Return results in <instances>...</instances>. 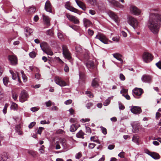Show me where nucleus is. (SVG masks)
<instances>
[{
    "label": "nucleus",
    "mask_w": 161,
    "mask_h": 161,
    "mask_svg": "<svg viewBox=\"0 0 161 161\" xmlns=\"http://www.w3.org/2000/svg\"><path fill=\"white\" fill-rule=\"evenodd\" d=\"M158 9L152 10L149 15L147 26L149 30L154 34H157L161 25V14L156 13Z\"/></svg>",
    "instance_id": "1"
},
{
    "label": "nucleus",
    "mask_w": 161,
    "mask_h": 161,
    "mask_svg": "<svg viewBox=\"0 0 161 161\" xmlns=\"http://www.w3.org/2000/svg\"><path fill=\"white\" fill-rule=\"evenodd\" d=\"M40 46L42 50L47 55L52 56L53 54L51 49L46 42H42L40 44Z\"/></svg>",
    "instance_id": "2"
},
{
    "label": "nucleus",
    "mask_w": 161,
    "mask_h": 161,
    "mask_svg": "<svg viewBox=\"0 0 161 161\" xmlns=\"http://www.w3.org/2000/svg\"><path fill=\"white\" fill-rule=\"evenodd\" d=\"M127 22L134 29H136L137 28L139 24L138 20L131 16H129L127 17Z\"/></svg>",
    "instance_id": "3"
},
{
    "label": "nucleus",
    "mask_w": 161,
    "mask_h": 161,
    "mask_svg": "<svg viewBox=\"0 0 161 161\" xmlns=\"http://www.w3.org/2000/svg\"><path fill=\"white\" fill-rule=\"evenodd\" d=\"M61 144L64 148L67 147V144L66 140L63 139H59L55 143V148L56 149H59L61 148L60 144Z\"/></svg>",
    "instance_id": "4"
},
{
    "label": "nucleus",
    "mask_w": 161,
    "mask_h": 161,
    "mask_svg": "<svg viewBox=\"0 0 161 161\" xmlns=\"http://www.w3.org/2000/svg\"><path fill=\"white\" fill-rule=\"evenodd\" d=\"M133 95L136 98H139L143 93V90L141 88H135L132 90Z\"/></svg>",
    "instance_id": "5"
},
{
    "label": "nucleus",
    "mask_w": 161,
    "mask_h": 161,
    "mask_svg": "<svg viewBox=\"0 0 161 161\" xmlns=\"http://www.w3.org/2000/svg\"><path fill=\"white\" fill-rule=\"evenodd\" d=\"M9 63L12 65H16L17 64L18 60L15 55H9L8 57Z\"/></svg>",
    "instance_id": "6"
},
{
    "label": "nucleus",
    "mask_w": 161,
    "mask_h": 161,
    "mask_svg": "<svg viewBox=\"0 0 161 161\" xmlns=\"http://www.w3.org/2000/svg\"><path fill=\"white\" fill-rule=\"evenodd\" d=\"M95 39H99L102 42L105 44L108 43V39L106 36L101 33H98L95 37Z\"/></svg>",
    "instance_id": "7"
},
{
    "label": "nucleus",
    "mask_w": 161,
    "mask_h": 161,
    "mask_svg": "<svg viewBox=\"0 0 161 161\" xmlns=\"http://www.w3.org/2000/svg\"><path fill=\"white\" fill-rule=\"evenodd\" d=\"M63 54L64 57L69 60L71 58L70 53L69 52L67 47L65 45L62 46Z\"/></svg>",
    "instance_id": "8"
},
{
    "label": "nucleus",
    "mask_w": 161,
    "mask_h": 161,
    "mask_svg": "<svg viewBox=\"0 0 161 161\" xmlns=\"http://www.w3.org/2000/svg\"><path fill=\"white\" fill-rule=\"evenodd\" d=\"M28 97L29 96L26 92L25 90H23L19 97V101L23 103L27 100Z\"/></svg>",
    "instance_id": "9"
},
{
    "label": "nucleus",
    "mask_w": 161,
    "mask_h": 161,
    "mask_svg": "<svg viewBox=\"0 0 161 161\" xmlns=\"http://www.w3.org/2000/svg\"><path fill=\"white\" fill-rule=\"evenodd\" d=\"M142 58L145 62L147 63L152 60L153 56L150 53L145 52L143 54Z\"/></svg>",
    "instance_id": "10"
},
{
    "label": "nucleus",
    "mask_w": 161,
    "mask_h": 161,
    "mask_svg": "<svg viewBox=\"0 0 161 161\" xmlns=\"http://www.w3.org/2000/svg\"><path fill=\"white\" fill-rule=\"evenodd\" d=\"M55 82L61 86H64L67 85L66 83L62 79L58 76H56L55 78Z\"/></svg>",
    "instance_id": "11"
},
{
    "label": "nucleus",
    "mask_w": 161,
    "mask_h": 161,
    "mask_svg": "<svg viewBox=\"0 0 161 161\" xmlns=\"http://www.w3.org/2000/svg\"><path fill=\"white\" fill-rule=\"evenodd\" d=\"M65 7L66 9L70 11L80 14L79 11L77 9L71 6L70 3L69 2H66L65 5Z\"/></svg>",
    "instance_id": "12"
},
{
    "label": "nucleus",
    "mask_w": 161,
    "mask_h": 161,
    "mask_svg": "<svg viewBox=\"0 0 161 161\" xmlns=\"http://www.w3.org/2000/svg\"><path fill=\"white\" fill-rule=\"evenodd\" d=\"M130 12L133 14L137 15L140 14L141 11L137 7L134 5H131L130 8Z\"/></svg>",
    "instance_id": "13"
},
{
    "label": "nucleus",
    "mask_w": 161,
    "mask_h": 161,
    "mask_svg": "<svg viewBox=\"0 0 161 161\" xmlns=\"http://www.w3.org/2000/svg\"><path fill=\"white\" fill-rule=\"evenodd\" d=\"M66 16L70 21L73 22V23L75 24H78L79 23V20L76 17L68 14H66Z\"/></svg>",
    "instance_id": "14"
},
{
    "label": "nucleus",
    "mask_w": 161,
    "mask_h": 161,
    "mask_svg": "<svg viewBox=\"0 0 161 161\" xmlns=\"http://www.w3.org/2000/svg\"><path fill=\"white\" fill-rule=\"evenodd\" d=\"M131 112L135 114H139L142 112V109L139 107L132 106L130 107Z\"/></svg>",
    "instance_id": "15"
},
{
    "label": "nucleus",
    "mask_w": 161,
    "mask_h": 161,
    "mask_svg": "<svg viewBox=\"0 0 161 161\" xmlns=\"http://www.w3.org/2000/svg\"><path fill=\"white\" fill-rule=\"evenodd\" d=\"M108 13L110 17L113 19L116 23H119V18L114 12L110 11L108 12Z\"/></svg>",
    "instance_id": "16"
},
{
    "label": "nucleus",
    "mask_w": 161,
    "mask_h": 161,
    "mask_svg": "<svg viewBox=\"0 0 161 161\" xmlns=\"http://www.w3.org/2000/svg\"><path fill=\"white\" fill-rule=\"evenodd\" d=\"M142 80L144 82L147 83H151L152 81V77L149 75H144L141 78Z\"/></svg>",
    "instance_id": "17"
},
{
    "label": "nucleus",
    "mask_w": 161,
    "mask_h": 161,
    "mask_svg": "<svg viewBox=\"0 0 161 161\" xmlns=\"http://www.w3.org/2000/svg\"><path fill=\"white\" fill-rule=\"evenodd\" d=\"M52 6L49 1H47L45 5V9L47 12H52Z\"/></svg>",
    "instance_id": "18"
},
{
    "label": "nucleus",
    "mask_w": 161,
    "mask_h": 161,
    "mask_svg": "<svg viewBox=\"0 0 161 161\" xmlns=\"http://www.w3.org/2000/svg\"><path fill=\"white\" fill-rule=\"evenodd\" d=\"M86 65L90 70H91L94 68V63L92 60H88L86 63Z\"/></svg>",
    "instance_id": "19"
},
{
    "label": "nucleus",
    "mask_w": 161,
    "mask_h": 161,
    "mask_svg": "<svg viewBox=\"0 0 161 161\" xmlns=\"http://www.w3.org/2000/svg\"><path fill=\"white\" fill-rule=\"evenodd\" d=\"M83 22L84 26L86 28L92 26V23L89 19L86 18H84L83 19Z\"/></svg>",
    "instance_id": "20"
},
{
    "label": "nucleus",
    "mask_w": 161,
    "mask_h": 161,
    "mask_svg": "<svg viewBox=\"0 0 161 161\" xmlns=\"http://www.w3.org/2000/svg\"><path fill=\"white\" fill-rule=\"evenodd\" d=\"M42 17L43 19L44 22L45 24L47 26L50 25V19L49 17L45 15L44 14L42 15Z\"/></svg>",
    "instance_id": "21"
},
{
    "label": "nucleus",
    "mask_w": 161,
    "mask_h": 161,
    "mask_svg": "<svg viewBox=\"0 0 161 161\" xmlns=\"http://www.w3.org/2000/svg\"><path fill=\"white\" fill-rule=\"evenodd\" d=\"M99 80L97 78H95L92 80V86L94 87H97L99 86L98 82Z\"/></svg>",
    "instance_id": "22"
},
{
    "label": "nucleus",
    "mask_w": 161,
    "mask_h": 161,
    "mask_svg": "<svg viewBox=\"0 0 161 161\" xmlns=\"http://www.w3.org/2000/svg\"><path fill=\"white\" fill-rule=\"evenodd\" d=\"M77 5L82 9L84 10L86 7L84 3L78 0H75Z\"/></svg>",
    "instance_id": "23"
},
{
    "label": "nucleus",
    "mask_w": 161,
    "mask_h": 161,
    "mask_svg": "<svg viewBox=\"0 0 161 161\" xmlns=\"http://www.w3.org/2000/svg\"><path fill=\"white\" fill-rule=\"evenodd\" d=\"M10 72L11 74L12 75V78L13 80H15L16 79L17 76L18 77V81L19 82H21V81L20 80V79L18 75V74L17 73L16 74L14 73L12 70H10Z\"/></svg>",
    "instance_id": "24"
},
{
    "label": "nucleus",
    "mask_w": 161,
    "mask_h": 161,
    "mask_svg": "<svg viewBox=\"0 0 161 161\" xmlns=\"http://www.w3.org/2000/svg\"><path fill=\"white\" fill-rule=\"evenodd\" d=\"M18 105L14 102H11L10 109L14 110H17L18 108Z\"/></svg>",
    "instance_id": "25"
},
{
    "label": "nucleus",
    "mask_w": 161,
    "mask_h": 161,
    "mask_svg": "<svg viewBox=\"0 0 161 161\" xmlns=\"http://www.w3.org/2000/svg\"><path fill=\"white\" fill-rule=\"evenodd\" d=\"M150 156L154 159H158L159 158V155L157 153L155 152H152Z\"/></svg>",
    "instance_id": "26"
},
{
    "label": "nucleus",
    "mask_w": 161,
    "mask_h": 161,
    "mask_svg": "<svg viewBox=\"0 0 161 161\" xmlns=\"http://www.w3.org/2000/svg\"><path fill=\"white\" fill-rule=\"evenodd\" d=\"M139 137L137 136H134L132 138V141L137 144L139 143Z\"/></svg>",
    "instance_id": "27"
},
{
    "label": "nucleus",
    "mask_w": 161,
    "mask_h": 161,
    "mask_svg": "<svg viewBox=\"0 0 161 161\" xmlns=\"http://www.w3.org/2000/svg\"><path fill=\"white\" fill-rule=\"evenodd\" d=\"M113 98V97H110L108 98V99H106L105 101L103 103V105L104 106H108L110 102V100L111 99H112Z\"/></svg>",
    "instance_id": "28"
},
{
    "label": "nucleus",
    "mask_w": 161,
    "mask_h": 161,
    "mask_svg": "<svg viewBox=\"0 0 161 161\" xmlns=\"http://www.w3.org/2000/svg\"><path fill=\"white\" fill-rule=\"evenodd\" d=\"M84 133L81 130H80L77 133L76 136L77 137L83 138V136Z\"/></svg>",
    "instance_id": "29"
},
{
    "label": "nucleus",
    "mask_w": 161,
    "mask_h": 161,
    "mask_svg": "<svg viewBox=\"0 0 161 161\" xmlns=\"http://www.w3.org/2000/svg\"><path fill=\"white\" fill-rule=\"evenodd\" d=\"M113 56L114 58L117 59L118 60L122 61V59L121 58V55L119 53H115L113 54Z\"/></svg>",
    "instance_id": "30"
},
{
    "label": "nucleus",
    "mask_w": 161,
    "mask_h": 161,
    "mask_svg": "<svg viewBox=\"0 0 161 161\" xmlns=\"http://www.w3.org/2000/svg\"><path fill=\"white\" fill-rule=\"evenodd\" d=\"M26 33L25 34L26 36L30 35L33 32V31L29 27H27L25 28Z\"/></svg>",
    "instance_id": "31"
},
{
    "label": "nucleus",
    "mask_w": 161,
    "mask_h": 161,
    "mask_svg": "<svg viewBox=\"0 0 161 161\" xmlns=\"http://www.w3.org/2000/svg\"><path fill=\"white\" fill-rule=\"evenodd\" d=\"M8 158H9L7 154H4L1 156V161H5Z\"/></svg>",
    "instance_id": "32"
},
{
    "label": "nucleus",
    "mask_w": 161,
    "mask_h": 161,
    "mask_svg": "<svg viewBox=\"0 0 161 161\" xmlns=\"http://www.w3.org/2000/svg\"><path fill=\"white\" fill-rule=\"evenodd\" d=\"M108 3L111 5L115 7L118 1L115 0H107Z\"/></svg>",
    "instance_id": "33"
},
{
    "label": "nucleus",
    "mask_w": 161,
    "mask_h": 161,
    "mask_svg": "<svg viewBox=\"0 0 161 161\" xmlns=\"http://www.w3.org/2000/svg\"><path fill=\"white\" fill-rule=\"evenodd\" d=\"M18 96V94L15 92H13L12 94V97L14 101L17 99Z\"/></svg>",
    "instance_id": "34"
},
{
    "label": "nucleus",
    "mask_w": 161,
    "mask_h": 161,
    "mask_svg": "<svg viewBox=\"0 0 161 161\" xmlns=\"http://www.w3.org/2000/svg\"><path fill=\"white\" fill-rule=\"evenodd\" d=\"M75 50L78 54H81L82 53V49L80 47L77 46L76 47Z\"/></svg>",
    "instance_id": "35"
},
{
    "label": "nucleus",
    "mask_w": 161,
    "mask_h": 161,
    "mask_svg": "<svg viewBox=\"0 0 161 161\" xmlns=\"http://www.w3.org/2000/svg\"><path fill=\"white\" fill-rule=\"evenodd\" d=\"M132 126L133 128H135L136 129L138 130L140 126V124L136 122H134L133 125Z\"/></svg>",
    "instance_id": "36"
},
{
    "label": "nucleus",
    "mask_w": 161,
    "mask_h": 161,
    "mask_svg": "<svg viewBox=\"0 0 161 161\" xmlns=\"http://www.w3.org/2000/svg\"><path fill=\"white\" fill-rule=\"evenodd\" d=\"M77 129V128L75 125L73 124L71 125L70 128V130L71 132H74Z\"/></svg>",
    "instance_id": "37"
},
{
    "label": "nucleus",
    "mask_w": 161,
    "mask_h": 161,
    "mask_svg": "<svg viewBox=\"0 0 161 161\" xmlns=\"http://www.w3.org/2000/svg\"><path fill=\"white\" fill-rule=\"evenodd\" d=\"M3 82L4 85L7 86L9 82L8 78L6 77H4L3 79Z\"/></svg>",
    "instance_id": "38"
},
{
    "label": "nucleus",
    "mask_w": 161,
    "mask_h": 161,
    "mask_svg": "<svg viewBox=\"0 0 161 161\" xmlns=\"http://www.w3.org/2000/svg\"><path fill=\"white\" fill-rule=\"evenodd\" d=\"M21 73L22 74V79L23 80L24 82H25L27 81L26 79V76L25 75V74L24 73V71L23 70L21 71Z\"/></svg>",
    "instance_id": "39"
},
{
    "label": "nucleus",
    "mask_w": 161,
    "mask_h": 161,
    "mask_svg": "<svg viewBox=\"0 0 161 161\" xmlns=\"http://www.w3.org/2000/svg\"><path fill=\"white\" fill-rule=\"evenodd\" d=\"M28 154L31 155L33 157H35L36 156V154L35 152L32 150H28L27 152Z\"/></svg>",
    "instance_id": "40"
},
{
    "label": "nucleus",
    "mask_w": 161,
    "mask_h": 161,
    "mask_svg": "<svg viewBox=\"0 0 161 161\" xmlns=\"http://www.w3.org/2000/svg\"><path fill=\"white\" fill-rule=\"evenodd\" d=\"M58 38L62 41L64 40V36L61 33L58 32Z\"/></svg>",
    "instance_id": "41"
},
{
    "label": "nucleus",
    "mask_w": 161,
    "mask_h": 161,
    "mask_svg": "<svg viewBox=\"0 0 161 161\" xmlns=\"http://www.w3.org/2000/svg\"><path fill=\"white\" fill-rule=\"evenodd\" d=\"M119 108L120 110H124L125 108V107L121 103L119 102Z\"/></svg>",
    "instance_id": "42"
},
{
    "label": "nucleus",
    "mask_w": 161,
    "mask_h": 161,
    "mask_svg": "<svg viewBox=\"0 0 161 161\" xmlns=\"http://www.w3.org/2000/svg\"><path fill=\"white\" fill-rule=\"evenodd\" d=\"M125 154L124 152L122 151L118 154V156L121 158H124L125 157Z\"/></svg>",
    "instance_id": "43"
},
{
    "label": "nucleus",
    "mask_w": 161,
    "mask_h": 161,
    "mask_svg": "<svg viewBox=\"0 0 161 161\" xmlns=\"http://www.w3.org/2000/svg\"><path fill=\"white\" fill-rule=\"evenodd\" d=\"M39 151L41 153H44V147L43 145L41 146L39 149Z\"/></svg>",
    "instance_id": "44"
},
{
    "label": "nucleus",
    "mask_w": 161,
    "mask_h": 161,
    "mask_svg": "<svg viewBox=\"0 0 161 161\" xmlns=\"http://www.w3.org/2000/svg\"><path fill=\"white\" fill-rule=\"evenodd\" d=\"M116 7L120 8L122 9L124 8V6L123 5L120 4L118 2H117L116 5L115 6Z\"/></svg>",
    "instance_id": "45"
},
{
    "label": "nucleus",
    "mask_w": 161,
    "mask_h": 161,
    "mask_svg": "<svg viewBox=\"0 0 161 161\" xmlns=\"http://www.w3.org/2000/svg\"><path fill=\"white\" fill-rule=\"evenodd\" d=\"M31 58H34L36 56V53L34 52H31L29 54Z\"/></svg>",
    "instance_id": "46"
},
{
    "label": "nucleus",
    "mask_w": 161,
    "mask_h": 161,
    "mask_svg": "<svg viewBox=\"0 0 161 161\" xmlns=\"http://www.w3.org/2000/svg\"><path fill=\"white\" fill-rule=\"evenodd\" d=\"M47 107H48L51 106L52 104V103L50 100H49L45 103Z\"/></svg>",
    "instance_id": "47"
},
{
    "label": "nucleus",
    "mask_w": 161,
    "mask_h": 161,
    "mask_svg": "<svg viewBox=\"0 0 161 161\" xmlns=\"http://www.w3.org/2000/svg\"><path fill=\"white\" fill-rule=\"evenodd\" d=\"M47 35L50 36H52L53 35V31L51 30H49L47 31Z\"/></svg>",
    "instance_id": "48"
},
{
    "label": "nucleus",
    "mask_w": 161,
    "mask_h": 161,
    "mask_svg": "<svg viewBox=\"0 0 161 161\" xmlns=\"http://www.w3.org/2000/svg\"><path fill=\"white\" fill-rule=\"evenodd\" d=\"M93 105V103H87L86 105V107L88 109H90Z\"/></svg>",
    "instance_id": "49"
},
{
    "label": "nucleus",
    "mask_w": 161,
    "mask_h": 161,
    "mask_svg": "<svg viewBox=\"0 0 161 161\" xmlns=\"http://www.w3.org/2000/svg\"><path fill=\"white\" fill-rule=\"evenodd\" d=\"M100 128H101V129L102 131V133L104 135L106 134L107 133L106 129L104 127H101Z\"/></svg>",
    "instance_id": "50"
},
{
    "label": "nucleus",
    "mask_w": 161,
    "mask_h": 161,
    "mask_svg": "<svg viewBox=\"0 0 161 161\" xmlns=\"http://www.w3.org/2000/svg\"><path fill=\"white\" fill-rule=\"evenodd\" d=\"M88 1L91 4L95 5L96 3L97 0H88Z\"/></svg>",
    "instance_id": "51"
},
{
    "label": "nucleus",
    "mask_w": 161,
    "mask_h": 161,
    "mask_svg": "<svg viewBox=\"0 0 161 161\" xmlns=\"http://www.w3.org/2000/svg\"><path fill=\"white\" fill-rule=\"evenodd\" d=\"M82 156L81 152H79L76 154L75 157L76 159H79Z\"/></svg>",
    "instance_id": "52"
},
{
    "label": "nucleus",
    "mask_w": 161,
    "mask_h": 161,
    "mask_svg": "<svg viewBox=\"0 0 161 161\" xmlns=\"http://www.w3.org/2000/svg\"><path fill=\"white\" fill-rule=\"evenodd\" d=\"M40 123L42 125L48 124L50 123V121L48 120L47 121L45 120H42L41 121Z\"/></svg>",
    "instance_id": "53"
},
{
    "label": "nucleus",
    "mask_w": 161,
    "mask_h": 161,
    "mask_svg": "<svg viewBox=\"0 0 161 161\" xmlns=\"http://www.w3.org/2000/svg\"><path fill=\"white\" fill-rule=\"evenodd\" d=\"M86 94L90 98H92L93 97L92 94L89 91H86Z\"/></svg>",
    "instance_id": "54"
},
{
    "label": "nucleus",
    "mask_w": 161,
    "mask_h": 161,
    "mask_svg": "<svg viewBox=\"0 0 161 161\" xmlns=\"http://www.w3.org/2000/svg\"><path fill=\"white\" fill-rule=\"evenodd\" d=\"M36 124L35 122H31L29 125L28 127L30 129L32 128Z\"/></svg>",
    "instance_id": "55"
},
{
    "label": "nucleus",
    "mask_w": 161,
    "mask_h": 161,
    "mask_svg": "<svg viewBox=\"0 0 161 161\" xmlns=\"http://www.w3.org/2000/svg\"><path fill=\"white\" fill-rule=\"evenodd\" d=\"M119 78L121 80H125V77L122 74L119 75Z\"/></svg>",
    "instance_id": "56"
},
{
    "label": "nucleus",
    "mask_w": 161,
    "mask_h": 161,
    "mask_svg": "<svg viewBox=\"0 0 161 161\" xmlns=\"http://www.w3.org/2000/svg\"><path fill=\"white\" fill-rule=\"evenodd\" d=\"M95 146V144L93 143H90L88 145V147L89 148L92 149L94 148Z\"/></svg>",
    "instance_id": "57"
},
{
    "label": "nucleus",
    "mask_w": 161,
    "mask_h": 161,
    "mask_svg": "<svg viewBox=\"0 0 161 161\" xmlns=\"http://www.w3.org/2000/svg\"><path fill=\"white\" fill-rule=\"evenodd\" d=\"M44 129V128L42 127H39V129L38 130L37 133L39 134H41L42 132V130Z\"/></svg>",
    "instance_id": "58"
},
{
    "label": "nucleus",
    "mask_w": 161,
    "mask_h": 161,
    "mask_svg": "<svg viewBox=\"0 0 161 161\" xmlns=\"http://www.w3.org/2000/svg\"><path fill=\"white\" fill-rule=\"evenodd\" d=\"M69 26L75 30H76L78 28V26L75 25H69Z\"/></svg>",
    "instance_id": "59"
},
{
    "label": "nucleus",
    "mask_w": 161,
    "mask_h": 161,
    "mask_svg": "<svg viewBox=\"0 0 161 161\" xmlns=\"http://www.w3.org/2000/svg\"><path fill=\"white\" fill-rule=\"evenodd\" d=\"M88 33L90 35L92 36L94 34V31H93L89 29L88 30Z\"/></svg>",
    "instance_id": "60"
},
{
    "label": "nucleus",
    "mask_w": 161,
    "mask_h": 161,
    "mask_svg": "<svg viewBox=\"0 0 161 161\" xmlns=\"http://www.w3.org/2000/svg\"><path fill=\"white\" fill-rule=\"evenodd\" d=\"M122 95L127 100H130V97L128 94L125 95L124 94H123Z\"/></svg>",
    "instance_id": "61"
},
{
    "label": "nucleus",
    "mask_w": 161,
    "mask_h": 161,
    "mask_svg": "<svg viewBox=\"0 0 161 161\" xmlns=\"http://www.w3.org/2000/svg\"><path fill=\"white\" fill-rule=\"evenodd\" d=\"M72 100L71 99L68 100L64 102V103L66 105H68L71 104L72 102Z\"/></svg>",
    "instance_id": "62"
},
{
    "label": "nucleus",
    "mask_w": 161,
    "mask_h": 161,
    "mask_svg": "<svg viewBox=\"0 0 161 161\" xmlns=\"http://www.w3.org/2000/svg\"><path fill=\"white\" fill-rule=\"evenodd\" d=\"M128 90L124 88H123L120 91V93H126L127 92Z\"/></svg>",
    "instance_id": "63"
},
{
    "label": "nucleus",
    "mask_w": 161,
    "mask_h": 161,
    "mask_svg": "<svg viewBox=\"0 0 161 161\" xmlns=\"http://www.w3.org/2000/svg\"><path fill=\"white\" fill-rule=\"evenodd\" d=\"M157 66L159 69H161V62L159 61L156 64Z\"/></svg>",
    "instance_id": "64"
}]
</instances>
